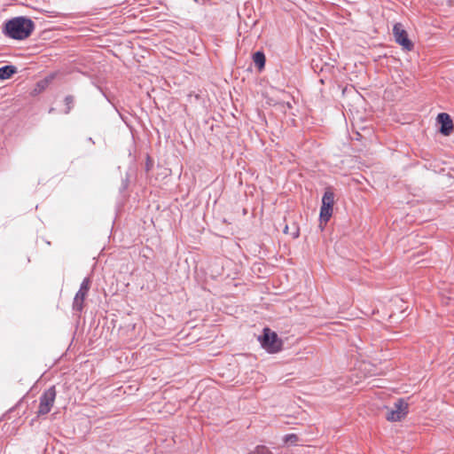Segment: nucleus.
Instances as JSON below:
<instances>
[{
	"label": "nucleus",
	"mask_w": 454,
	"mask_h": 454,
	"mask_svg": "<svg viewBox=\"0 0 454 454\" xmlns=\"http://www.w3.org/2000/svg\"><path fill=\"white\" fill-rule=\"evenodd\" d=\"M437 122L441 125L439 131L443 136H450L453 131V121L447 113H441L437 115Z\"/></svg>",
	"instance_id": "obj_8"
},
{
	"label": "nucleus",
	"mask_w": 454,
	"mask_h": 454,
	"mask_svg": "<svg viewBox=\"0 0 454 454\" xmlns=\"http://www.w3.org/2000/svg\"><path fill=\"white\" fill-rule=\"evenodd\" d=\"M387 409L386 419L388 421H400L408 414L409 403L403 398H399L392 407H387Z\"/></svg>",
	"instance_id": "obj_4"
},
{
	"label": "nucleus",
	"mask_w": 454,
	"mask_h": 454,
	"mask_svg": "<svg viewBox=\"0 0 454 454\" xmlns=\"http://www.w3.org/2000/svg\"><path fill=\"white\" fill-rule=\"evenodd\" d=\"M17 72V67L12 65H6L0 67V79L6 80Z\"/></svg>",
	"instance_id": "obj_9"
},
{
	"label": "nucleus",
	"mask_w": 454,
	"mask_h": 454,
	"mask_svg": "<svg viewBox=\"0 0 454 454\" xmlns=\"http://www.w3.org/2000/svg\"><path fill=\"white\" fill-rule=\"evenodd\" d=\"M298 440H299V438L295 434H289L284 437V442L286 443H289V444H293V445L296 444Z\"/></svg>",
	"instance_id": "obj_13"
},
{
	"label": "nucleus",
	"mask_w": 454,
	"mask_h": 454,
	"mask_svg": "<svg viewBox=\"0 0 454 454\" xmlns=\"http://www.w3.org/2000/svg\"><path fill=\"white\" fill-rule=\"evenodd\" d=\"M35 29L32 20L20 16L15 17L5 23L4 33L10 38L24 40L27 38Z\"/></svg>",
	"instance_id": "obj_1"
},
{
	"label": "nucleus",
	"mask_w": 454,
	"mask_h": 454,
	"mask_svg": "<svg viewBox=\"0 0 454 454\" xmlns=\"http://www.w3.org/2000/svg\"><path fill=\"white\" fill-rule=\"evenodd\" d=\"M57 395V391L55 386H51L46 390L39 397V406L36 411L37 417H42L48 414L55 403Z\"/></svg>",
	"instance_id": "obj_3"
},
{
	"label": "nucleus",
	"mask_w": 454,
	"mask_h": 454,
	"mask_svg": "<svg viewBox=\"0 0 454 454\" xmlns=\"http://www.w3.org/2000/svg\"><path fill=\"white\" fill-rule=\"evenodd\" d=\"M253 60L255 64V66L261 70L264 67L265 65V55L262 51H256L253 55Z\"/></svg>",
	"instance_id": "obj_10"
},
{
	"label": "nucleus",
	"mask_w": 454,
	"mask_h": 454,
	"mask_svg": "<svg viewBox=\"0 0 454 454\" xmlns=\"http://www.w3.org/2000/svg\"><path fill=\"white\" fill-rule=\"evenodd\" d=\"M259 341L269 353H277L281 350L283 342L275 332L270 328H264L263 333L259 337Z\"/></svg>",
	"instance_id": "obj_2"
},
{
	"label": "nucleus",
	"mask_w": 454,
	"mask_h": 454,
	"mask_svg": "<svg viewBox=\"0 0 454 454\" xmlns=\"http://www.w3.org/2000/svg\"><path fill=\"white\" fill-rule=\"evenodd\" d=\"M393 35L395 36V42L402 45L403 48L406 51H411L413 48V43L408 38L407 32L403 29V25L401 23H396L393 27Z\"/></svg>",
	"instance_id": "obj_7"
},
{
	"label": "nucleus",
	"mask_w": 454,
	"mask_h": 454,
	"mask_svg": "<svg viewBox=\"0 0 454 454\" xmlns=\"http://www.w3.org/2000/svg\"><path fill=\"white\" fill-rule=\"evenodd\" d=\"M248 454H272L271 451L265 446H257L253 451Z\"/></svg>",
	"instance_id": "obj_14"
},
{
	"label": "nucleus",
	"mask_w": 454,
	"mask_h": 454,
	"mask_svg": "<svg viewBox=\"0 0 454 454\" xmlns=\"http://www.w3.org/2000/svg\"><path fill=\"white\" fill-rule=\"evenodd\" d=\"M64 103L66 105L65 114H68L74 106V97L73 95H67L64 98Z\"/></svg>",
	"instance_id": "obj_11"
},
{
	"label": "nucleus",
	"mask_w": 454,
	"mask_h": 454,
	"mask_svg": "<svg viewBox=\"0 0 454 454\" xmlns=\"http://www.w3.org/2000/svg\"><path fill=\"white\" fill-rule=\"evenodd\" d=\"M334 204V193L331 189H326L323 198L320 208L319 219L320 223L326 224L333 215V207Z\"/></svg>",
	"instance_id": "obj_5"
},
{
	"label": "nucleus",
	"mask_w": 454,
	"mask_h": 454,
	"mask_svg": "<svg viewBox=\"0 0 454 454\" xmlns=\"http://www.w3.org/2000/svg\"><path fill=\"white\" fill-rule=\"evenodd\" d=\"M299 235V231L298 230L294 233V238H297Z\"/></svg>",
	"instance_id": "obj_16"
},
{
	"label": "nucleus",
	"mask_w": 454,
	"mask_h": 454,
	"mask_svg": "<svg viewBox=\"0 0 454 454\" xmlns=\"http://www.w3.org/2000/svg\"><path fill=\"white\" fill-rule=\"evenodd\" d=\"M54 74H50L46 76L43 80L37 82V87L40 89V90H44L54 79Z\"/></svg>",
	"instance_id": "obj_12"
},
{
	"label": "nucleus",
	"mask_w": 454,
	"mask_h": 454,
	"mask_svg": "<svg viewBox=\"0 0 454 454\" xmlns=\"http://www.w3.org/2000/svg\"><path fill=\"white\" fill-rule=\"evenodd\" d=\"M90 286V280L89 278H85L81 286L80 289L76 293L74 301H73V309L78 312H81L83 309V302L88 294Z\"/></svg>",
	"instance_id": "obj_6"
},
{
	"label": "nucleus",
	"mask_w": 454,
	"mask_h": 454,
	"mask_svg": "<svg viewBox=\"0 0 454 454\" xmlns=\"http://www.w3.org/2000/svg\"><path fill=\"white\" fill-rule=\"evenodd\" d=\"M284 231H285L286 233L288 231V227H287V226H286V228H285Z\"/></svg>",
	"instance_id": "obj_17"
},
{
	"label": "nucleus",
	"mask_w": 454,
	"mask_h": 454,
	"mask_svg": "<svg viewBox=\"0 0 454 454\" xmlns=\"http://www.w3.org/2000/svg\"><path fill=\"white\" fill-rule=\"evenodd\" d=\"M151 167H152V162H151L150 159L148 158L147 162H146V170L149 171Z\"/></svg>",
	"instance_id": "obj_15"
},
{
	"label": "nucleus",
	"mask_w": 454,
	"mask_h": 454,
	"mask_svg": "<svg viewBox=\"0 0 454 454\" xmlns=\"http://www.w3.org/2000/svg\"><path fill=\"white\" fill-rule=\"evenodd\" d=\"M53 111H54V108H51L49 112L52 113Z\"/></svg>",
	"instance_id": "obj_18"
}]
</instances>
